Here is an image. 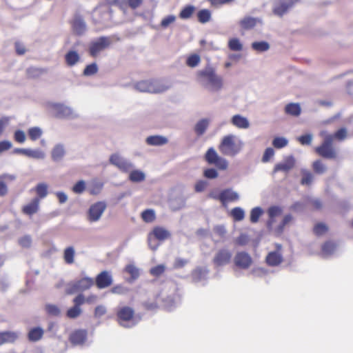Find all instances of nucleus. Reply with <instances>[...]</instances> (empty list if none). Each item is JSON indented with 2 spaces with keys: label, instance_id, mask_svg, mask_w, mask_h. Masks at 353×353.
<instances>
[{
  "label": "nucleus",
  "instance_id": "3",
  "mask_svg": "<svg viewBox=\"0 0 353 353\" xmlns=\"http://www.w3.org/2000/svg\"><path fill=\"white\" fill-rule=\"evenodd\" d=\"M244 145L243 142L234 134L224 136L218 148L225 156L234 157L238 154Z\"/></svg>",
  "mask_w": 353,
  "mask_h": 353
},
{
  "label": "nucleus",
  "instance_id": "58",
  "mask_svg": "<svg viewBox=\"0 0 353 353\" xmlns=\"http://www.w3.org/2000/svg\"><path fill=\"white\" fill-rule=\"evenodd\" d=\"M85 189V183L83 181H79L72 188V191L77 194H81Z\"/></svg>",
  "mask_w": 353,
  "mask_h": 353
},
{
  "label": "nucleus",
  "instance_id": "39",
  "mask_svg": "<svg viewBox=\"0 0 353 353\" xmlns=\"http://www.w3.org/2000/svg\"><path fill=\"white\" fill-rule=\"evenodd\" d=\"M252 48L256 52H262L268 50L270 45L267 41H256L252 43Z\"/></svg>",
  "mask_w": 353,
  "mask_h": 353
},
{
  "label": "nucleus",
  "instance_id": "24",
  "mask_svg": "<svg viewBox=\"0 0 353 353\" xmlns=\"http://www.w3.org/2000/svg\"><path fill=\"white\" fill-rule=\"evenodd\" d=\"M80 60V56L77 51L70 50L65 55V61L68 66H73Z\"/></svg>",
  "mask_w": 353,
  "mask_h": 353
},
{
  "label": "nucleus",
  "instance_id": "55",
  "mask_svg": "<svg viewBox=\"0 0 353 353\" xmlns=\"http://www.w3.org/2000/svg\"><path fill=\"white\" fill-rule=\"evenodd\" d=\"M46 312L53 316H57L60 314L59 308L55 305L48 304L46 306Z\"/></svg>",
  "mask_w": 353,
  "mask_h": 353
},
{
  "label": "nucleus",
  "instance_id": "9",
  "mask_svg": "<svg viewBox=\"0 0 353 353\" xmlns=\"http://www.w3.org/2000/svg\"><path fill=\"white\" fill-rule=\"evenodd\" d=\"M107 205L104 201H98L91 205L88 212V219L90 222L99 221L105 210Z\"/></svg>",
  "mask_w": 353,
  "mask_h": 353
},
{
  "label": "nucleus",
  "instance_id": "7",
  "mask_svg": "<svg viewBox=\"0 0 353 353\" xmlns=\"http://www.w3.org/2000/svg\"><path fill=\"white\" fill-rule=\"evenodd\" d=\"M204 158L208 164L214 165L219 170H225L228 167V161L220 157L213 148L207 150Z\"/></svg>",
  "mask_w": 353,
  "mask_h": 353
},
{
  "label": "nucleus",
  "instance_id": "59",
  "mask_svg": "<svg viewBox=\"0 0 353 353\" xmlns=\"http://www.w3.org/2000/svg\"><path fill=\"white\" fill-rule=\"evenodd\" d=\"M281 208L278 206H272L269 208L268 210V213L270 219H274V217L279 216L281 214Z\"/></svg>",
  "mask_w": 353,
  "mask_h": 353
},
{
  "label": "nucleus",
  "instance_id": "54",
  "mask_svg": "<svg viewBox=\"0 0 353 353\" xmlns=\"http://www.w3.org/2000/svg\"><path fill=\"white\" fill-rule=\"evenodd\" d=\"M125 271L128 274H129L131 276V277L134 279H137L139 275L138 269L134 265L132 264L126 265V267L125 268Z\"/></svg>",
  "mask_w": 353,
  "mask_h": 353
},
{
  "label": "nucleus",
  "instance_id": "43",
  "mask_svg": "<svg viewBox=\"0 0 353 353\" xmlns=\"http://www.w3.org/2000/svg\"><path fill=\"white\" fill-rule=\"evenodd\" d=\"M129 179L133 182H141L145 179V174L139 170H133L130 172Z\"/></svg>",
  "mask_w": 353,
  "mask_h": 353
},
{
  "label": "nucleus",
  "instance_id": "29",
  "mask_svg": "<svg viewBox=\"0 0 353 353\" xmlns=\"http://www.w3.org/2000/svg\"><path fill=\"white\" fill-rule=\"evenodd\" d=\"M285 112L287 114L298 117L300 115L301 110L299 103H290L285 105Z\"/></svg>",
  "mask_w": 353,
  "mask_h": 353
},
{
  "label": "nucleus",
  "instance_id": "61",
  "mask_svg": "<svg viewBox=\"0 0 353 353\" xmlns=\"http://www.w3.org/2000/svg\"><path fill=\"white\" fill-rule=\"evenodd\" d=\"M203 176L208 179H216L218 177L219 174L214 168H208L204 170Z\"/></svg>",
  "mask_w": 353,
  "mask_h": 353
},
{
  "label": "nucleus",
  "instance_id": "4",
  "mask_svg": "<svg viewBox=\"0 0 353 353\" xmlns=\"http://www.w3.org/2000/svg\"><path fill=\"white\" fill-rule=\"evenodd\" d=\"M330 137H325L322 143L314 148L315 152L321 157L326 159H336L338 157L336 150L332 145Z\"/></svg>",
  "mask_w": 353,
  "mask_h": 353
},
{
  "label": "nucleus",
  "instance_id": "37",
  "mask_svg": "<svg viewBox=\"0 0 353 353\" xmlns=\"http://www.w3.org/2000/svg\"><path fill=\"white\" fill-rule=\"evenodd\" d=\"M43 134L42 130L39 127H32L28 130V135L32 141L39 139Z\"/></svg>",
  "mask_w": 353,
  "mask_h": 353
},
{
  "label": "nucleus",
  "instance_id": "60",
  "mask_svg": "<svg viewBox=\"0 0 353 353\" xmlns=\"http://www.w3.org/2000/svg\"><path fill=\"white\" fill-rule=\"evenodd\" d=\"M14 139L17 143H23L26 141L25 132L21 130H16L14 134Z\"/></svg>",
  "mask_w": 353,
  "mask_h": 353
},
{
  "label": "nucleus",
  "instance_id": "31",
  "mask_svg": "<svg viewBox=\"0 0 353 353\" xmlns=\"http://www.w3.org/2000/svg\"><path fill=\"white\" fill-rule=\"evenodd\" d=\"M197 19L201 23H206L211 20L212 13L208 9H202L197 12Z\"/></svg>",
  "mask_w": 353,
  "mask_h": 353
},
{
  "label": "nucleus",
  "instance_id": "48",
  "mask_svg": "<svg viewBox=\"0 0 353 353\" xmlns=\"http://www.w3.org/2000/svg\"><path fill=\"white\" fill-rule=\"evenodd\" d=\"M336 248V244L332 241H327L322 245V252L325 254H332Z\"/></svg>",
  "mask_w": 353,
  "mask_h": 353
},
{
  "label": "nucleus",
  "instance_id": "50",
  "mask_svg": "<svg viewBox=\"0 0 353 353\" xmlns=\"http://www.w3.org/2000/svg\"><path fill=\"white\" fill-rule=\"evenodd\" d=\"M288 143V140L283 137H275L272 141L273 146L278 149L285 147Z\"/></svg>",
  "mask_w": 353,
  "mask_h": 353
},
{
  "label": "nucleus",
  "instance_id": "46",
  "mask_svg": "<svg viewBox=\"0 0 353 353\" xmlns=\"http://www.w3.org/2000/svg\"><path fill=\"white\" fill-rule=\"evenodd\" d=\"M263 214V210L259 207L254 208L250 212V221L252 223L258 222L260 216Z\"/></svg>",
  "mask_w": 353,
  "mask_h": 353
},
{
  "label": "nucleus",
  "instance_id": "25",
  "mask_svg": "<svg viewBox=\"0 0 353 353\" xmlns=\"http://www.w3.org/2000/svg\"><path fill=\"white\" fill-rule=\"evenodd\" d=\"M146 143L150 145H163L168 143V139L160 135L150 136L146 139Z\"/></svg>",
  "mask_w": 353,
  "mask_h": 353
},
{
  "label": "nucleus",
  "instance_id": "41",
  "mask_svg": "<svg viewBox=\"0 0 353 353\" xmlns=\"http://www.w3.org/2000/svg\"><path fill=\"white\" fill-rule=\"evenodd\" d=\"M301 174L302 178L301 180V184L305 185H311L314 178L312 174L306 170H302Z\"/></svg>",
  "mask_w": 353,
  "mask_h": 353
},
{
  "label": "nucleus",
  "instance_id": "57",
  "mask_svg": "<svg viewBox=\"0 0 353 353\" xmlns=\"http://www.w3.org/2000/svg\"><path fill=\"white\" fill-rule=\"evenodd\" d=\"M176 20V17L174 15H168L163 18L161 21V26L163 28H168L171 23H174Z\"/></svg>",
  "mask_w": 353,
  "mask_h": 353
},
{
  "label": "nucleus",
  "instance_id": "51",
  "mask_svg": "<svg viewBox=\"0 0 353 353\" xmlns=\"http://www.w3.org/2000/svg\"><path fill=\"white\" fill-rule=\"evenodd\" d=\"M81 314V307H78L77 306H73L69 308L66 312V315L70 319H75L78 317Z\"/></svg>",
  "mask_w": 353,
  "mask_h": 353
},
{
  "label": "nucleus",
  "instance_id": "5",
  "mask_svg": "<svg viewBox=\"0 0 353 353\" xmlns=\"http://www.w3.org/2000/svg\"><path fill=\"white\" fill-rule=\"evenodd\" d=\"M111 44L112 39L110 37H100L90 43L89 54L92 57H97L100 52L109 48Z\"/></svg>",
  "mask_w": 353,
  "mask_h": 353
},
{
  "label": "nucleus",
  "instance_id": "20",
  "mask_svg": "<svg viewBox=\"0 0 353 353\" xmlns=\"http://www.w3.org/2000/svg\"><path fill=\"white\" fill-rule=\"evenodd\" d=\"M295 165V160L292 157H287L283 162L277 163L274 168V172H276L282 171L285 172H289Z\"/></svg>",
  "mask_w": 353,
  "mask_h": 353
},
{
  "label": "nucleus",
  "instance_id": "19",
  "mask_svg": "<svg viewBox=\"0 0 353 353\" xmlns=\"http://www.w3.org/2000/svg\"><path fill=\"white\" fill-rule=\"evenodd\" d=\"M87 339V332L85 330H74L70 335V341L74 345H82Z\"/></svg>",
  "mask_w": 353,
  "mask_h": 353
},
{
  "label": "nucleus",
  "instance_id": "27",
  "mask_svg": "<svg viewBox=\"0 0 353 353\" xmlns=\"http://www.w3.org/2000/svg\"><path fill=\"white\" fill-rule=\"evenodd\" d=\"M65 153V151L63 145L61 144H57L53 148L51 152V157L53 161H57L64 157Z\"/></svg>",
  "mask_w": 353,
  "mask_h": 353
},
{
  "label": "nucleus",
  "instance_id": "22",
  "mask_svg": "<svg viewBox=\"0 0 353 353\" xmlns=\"http://www.w3.org/2000/svg\"><path fill=\"white\" fill-rule=\"evenodd\" d=\"M231 123L240 129H247L250 127V123L247 118L240 114L234 115L231 119Z\"/></svg>",
  "mask_w": 353,
  "mask_h": 353
},
{
  "label": "nucleus",
  "instance_id": "13",
  "mask_svg": "<svg viewBox=\"0 0 353 353\" xmlns=\"http://www.w3.org/2000/svg\"><path fill=\"white\" fill-rule=\"evenodd\" d=\"M170 232L165 228L161 226H156L148 234L149 243L151 244L152 239H157L159 241H163L166 239H170Z\"/></svg>",
  "mask_w": 353,
  "mask_h": 353
},
{
  "label": "nucleus",
  "instance_id": "49",
  "mask_svg": "<svg viewBox=\"0 0 353 353\" xmlns=\"http://www.w3.org/2000/svg\"><path fill=\"white\" fill-rule=\"evenodd\" d=\"M328 228L327 225L322 223H316L314 228L313 232L317 236H321L325 234L327 231Z\"/></svg>",
  "mask_w": 353,
  "mask_h": 353
},
{
  "label": "nucleus",
  "instance_id": "36",
  "mask_svg": "<svg viewBox=\"0 0 353 353\" xmlns=\"http://www.w3.org/2000/svg\"><path fill=\"white\" fill-rule=\"evenodd\" d=\"M142 220L145 223H152L156 219L154 210L152 209H147L141 212Z\"/></svg>",
  "mask_w": 353,
  "mask_h": 353
},
{
  "label": "nucleus",
  "instance_id": "8",
  "mask_svg": "<svg viewBox=\"0 0 353 353\" xmlns=\"http://www.w3.org/2000/svg\"><path fill=\"white\" fill-rule=\"evenodd\" d=\"M300 0H276L272 12L275 15L283 17Z\"/></svg>",
  "mask_w": 353,
  "mask_h": 353
},
{
  "label": "nucleus",
  "instance_id": "15",
  "mask_svg": "<svg viewBox=\"0 0 353 353\" xmlns=\"http://www.w3.org/2000/svg\"><path fill=\"white\" fill-rule=\"evenodd\" d=\"M112 283V277L108 271H102L95 278V284L99 289H103L110 286Z\"/></svg>",
  "mask_w": 353,
  "mask_h": 353
},
{
  "label": "nucleus",
  "instance_id": "26",
  "mask_svg": "<svg viewBox=\"0 0 353 353\" xmlns=\"http://www.w3.org/2000/svg\"><path fill=\"white\" fill-rule=\"evenodd\" d=\"M209 125V120L208 119H202L199 120L194 126V132L197 136L203 135Z\"/></svg>",
  "mask_w": 353,
  "mask_h": 353
},
{
  "label": "nucleus",
  "instance_id": "6",
  "mask_svg": "<svg viewBox=\"0 0 353 353\" xmlns=\"http://www.w3.org/2000/svg\"><path fill=\"white\" fill-rule=\"evenodd\" d=\"M134 88L142 92L160 93L165 91L167 88L160 85L157 81L143 80L134 85Z\"/></svg>",
  "mask_w": 353,
  "mask_h": 353
},
{
  "label": "nucleus",
  "instance_id": "12",
  "mask_svg": "<svg viewBox=\"0 0 353 353\" xmlns=\"http://www.w3.org/2000/svg\"><path fill=\"white\" fill-rule=\"evenodd\" d=\"M234 263L237 268L246 270L251 266L252 259L251 256L245 252H238L234 256Z\"/></svg>",
  "mask_w": 353,
  "mask_h": 353
},
{
  "label": "nucleus",
  "instance_id": "21",
  "mask_svg": "<svg viewBox=\"0 0 353 353\" xmlns=\"http://www.w3.org/2000/svg\"><path fill=\"white\" fill-rule=\"evenodd\" d=\"M72 31L77 35L83 34L86 30V25L80 16H75L70 22Z\"/></svg>",
  "mask_w": 353,
  "mask_h": 353
},
{
  "label": "nucleus",
  "instance_id": "18",
  "mask_svg": "<svg viewBox=\"0 0 353 353\" xmlns=\"http://www.w3.org/2000/svg\"><path fill=\"white\" fill-rule=\"evenodd\" d=\"M239 194L230 188L225 189L219 194V201L223 204L227 202L236 201L239 200Z\"/></svg>",
  "mask_w": 353,
  "mask_h": 353
},
{
  "label": "nucleus",
  "instance_id": "35",
  "mask_svg": "<svg viewBox=\"0 0 353 353\" xmlns=\"http://www.w3.org/2000/svg\"><path fill=\"white\" fill-rule=\"evenodd\" d=\"M312 168L314 172L316 174H322L325 173L327 170L325 165L320 159L314 161L312 163Z\"/></svg>",
  "mask_w": 353,
  "mask_h": 353
},
{
  "label": "nucleus",
  "instance_id": "45",
  "mask_svg": "<svg viewBox=\"0 0 353 353\" xmlns=\"http://www.w3.org/2000/svg\"><path fill=\"white\" fill-rule=\"evenodd\" d=\"M228 48L232 51H241L243 49V46L239 39L232 38L228 41Z\"/></svg>",
  "mask_w": 353,
  "mask_h": 353
},
{
  "label": "nucleus",
  "instance_id": "40",
  "mask_svg": "<svg viewBox=\"0 0 353 353\" xmlns=\"http://www.w3.org/2000/svg\"><path fill=\"white\" fill-rule=\"evenodd\" d=\"M256 24V19L250 17H245L240 21L241 26L245 30L254 28Z\"/></svg>",
  "mask_w": 353,
  "mask_h": 353
},
{
  "label": "nucleus",
  "instance_id": "42",
  "mask_svg": "<svg viewBox=\"0 0 353 353\" xmlns=\"http://www.w3.org/2000/svg\"><path fill=\"white\" fill-rule=\"evenodd\" d=\"M293 221V216L291 214H286L283 219L282 220L281 223L279 224V225L276 229V231L278 234H281L284 230V228L288 225L289 223H292Z\"/></svg>",
  "mask_w": 353,
  "mask_h": 353
},
{
  "label": "nucleus",
  "instance_id": "11",
  "mask_svg": "<svg viewBox=\"0 0 353 353\" xmlns=\"http://www.w3.org/2000/svg\"><path fill=\"white\" fill-rule=\"evenodd\" d=\"M231 259V252L226 248H221L215 253L212 262L216 266L221 267L230 263Z\"/></svg>",
  "mask_w": 353,
  "mask_h": 353
},
{
  "label": "nucleus",
  "instance_id": "32",
  "mask_svg": "<svg viewBox=\"0 0 353 353\" xmlns=\"http://www.w3.org/2000/svg\"><path fill=\"white\" fill-rule=\"evenodd\" d=\"M327 137H330L331 141L334 139L338 141H343L347 137V132L345 128H341L336 131L333 134L327 135Z\"/></svg>",
  "mask_w": 353,
  "mask_h": 353
},
{
  "label": "nucleus",
  "instance_id": "62",
  "mask_svg": "<svg viewBox=\"0 0 353 353\" xmlns=\"http://www.w3.org/2000/svg\"><path fill=\"white\" fill-rule=\"evenodd\" d=\"M301 145H310L312 140V136L310 134L301 135L297 138Z\"/></svg>",
  "mask_w": 353,
  "mask_h": 353
},
{
  "label": "nucleus",
  "instance_id": "44",
  "mask_svg": "<svg viewBox=\"0 0 353 353\" xmlns=\"http://www.w3.org/2000/svg\"><path fill=\"white\" fill-rule=\"evenodd\" d=\"M231 216L236 221H240L244 219V211L239 207L233 208L231 211Z\"/></svg>",
  "mask_w": 353,
  "mask_h": 353
},
{
  "label": "nucleus",
  "instance_id": "56",
  "mask_svg": "<svg viewBox=\"0 0 353 353\" xmlns=\"http://www.w3.org/2000/svg\"><path fill=\"white\" fill-rule=\"evenodd\" d=\"M19 244L24 248H28L31 246L32 239L28 235L22 236L19 239Z\"/></svg>",
  "mask_w": 353,
  "mask_h": 353
},
{
  "label": "nucleus",
  "instance_id": "33",
  "mask_svg": "<svg viewBox=\"0 0 353 353\" xmlns=\"http://www.w3.org/2000/svg\"><path fill=\"white\" fill-rule=\"evenodd\" d=\"M196 8L194 6H185L179 12V17L182 19H188L192 16Z\"/></svg>",
  "mask_w": 353,
  "mask_h": 353
},
{
  "label": "nucleus",
  "instance_id": "63",
  "mask_svg": "<svg viewBox=\"0 0 353 353\" xmlns=\"http://www.w3.org/2000/svg\"><path fill=\"white\" fill-rule=\"evenodd\" d=\"M128 291H129V289H128L127 288H125L121 285H115L111 289V292L112 293L117 294H125Z\"/></svg>",
  "mask_w": 353,
  "mask_h": 353
},
{
  "label": "nucleus",
  "instance_id": "17",
  "mask_svg": "<svg viewBox=\"0 0 353 353\" xmlns=\"http://www.w3.org/2000/svg\"><path fill=\"white\" fill-rule=\"evenodd\" d=\"M94 283V280L90 277H83L75 281L72 284L74 291H85L89 290Z\"/></svg>",
  "mask_w": 353,
  "mask_h": 353
},
{
  "label": "nucleus",
  "instance_id": "34",
  "mask_svg": "<svg viewBox=\"0 0 353 353\" xmlns=\"http://www.w3.org/2000/svg\"><path fill=\"white\" fill-rule=\"evenodd\" d=\"M74 249L73 247L70 246L66 248L63 252V259L67 264H72L74 261Z\"/></svg>",
  "mask_w": 353,
  "mask_h": 353
},
{
  "label": "nucleus",
  "instance_id": "52",
  "mask_svg": "<svg viewBox=\"0 0 353 353\" xmlns=\"http://www.w3.org/2000/svg\"><path fill=\"white\" fill-rule=\"evenodd\" d=\"M201 59L198 54L190 55L186 61V64L191 68L196 67L200 63Z\"/></svg>",
  "mask_w": 353,
  "mask_h": 353
},
{
  "label": "nucleus",
  "instance_id": "53",
  "mask_svg": "<svg viewBox=\"0 0 353 353\" xmlns=\"http://www.w3.org/2000/svg\"><path fill=\"white\" fill-rule=\"evenodd\" d=\"M98 71V68L96 63H93L86 65L83 70L85 76H91L95 74Z\"/></svg>",
  "mask_w": 353,
  "mask_h": 353
},
{
  "label": "nucleus",
  "instance_id": "1",
  "mask_svg": "<svg viewBox=\"0 0 353 353\" xmlns=\"http://www.w3.org/2000/svg\"><path fill=\"white\" fill-rule=\"evenodd\" d=\"M196 79L204 87H210L212 90L218 91L223 87V79L216 74L212 67H206L196 72Z\"/></svg>",
  "mask_w": 353,
  "mask_h": 353
},
{
  "label": "nucleus",
  "instance_id": "14",
  "mask_svg": "<svg viewBox=\"0 0 353 353\" xmlns=\"http://www.w3.org/2000/svg\"><path fill=\"white\" fill-rule=\"evenodd\" d=\"M277 250L270 252L266 256L265 262L269 266L275 267L279 265L283 261V256L280 252L281 249V245H276Z\"/></svg>",
  "mask_w": 353,
  "mask_h": 353
},
{
  "label": "nucleus",
  "instance_id": "47",
  "mask_svg": "<svg viewBox=\"0 0 353 353\" xmlns=\"http://www.w3.org/2000/svg\"><path fill=\"white\" fill-rule=\"evenodd\" d=\"M165 270V266L163 264L157 265L150 270L151 275L155 277H159L164 273Z\"/></svg>",
  "mask_w": 353,
  "mask_h": 353
},
{
  "label": "nucleus",
  "instance_id": "30",
  "mask_svg": "<svg viewBox=\"0 0 353 353\" xmlns=\"http://www.w3.org/2000/svg\"><path fill=\"white\" fill-rule=\"evenodd\" d=\"M14 176L10 174H3L0 176V196H3L8 193V187L3 180L12 181Z\"/></svg>",
  "mask_w": 353,
  "mask_h": 353
},
{
  "label": "nucleus",
  "instance_id": "64",
  "mask_svg": "<svg viewBox=\"0 0 353 353\" xmlns=\"http://www.w3.org/2000/svg\"><path fill=\"white\" fill-rule=\"evenodd\" d=\"M274 151L272 148H268L263 154L262 157L263 162H268L274 156Z\"/></svg>",
  "mask_w": 353,
  "mask_h": 353
},
{
  "label": "nucleus",
  "instance_id": "16",
  "mask_svg": "<svg viewBox=\"0 0 353 353\" xmlns=\"http://www.w3.org/2000/svg\"><path fill=\"white\" fill-rule=\"evenodd\" d=\"M111 164L117 166L120 170L127 172L132 168V165L122 159L119 154H113L110 157Z\"/></svg>",
  "mask_w": 353,
  "mask_h": 353
},
{
  "label": "nucleus",
  "instance_id": "10",
  "mask_svg": "<svg viewBox=\"0 0 353 353\" xmlns=\"http://www.w3.org/2000/svg\"><path fill=\"white\" fill-rule=\"evenodd\" d=\"M134 310L128 306L120 307L117 312V317L119 323L124 327L128 326V323L134 319Z\"/></svg>",
  "mask_w": 353,
  "mask_h": 353
},
{
  "label": "nucleus",
  "instance_id": "23",
  "mask_svg": "<svg viewBox=\"0 0 353 353\" xmlns=\"http://www.w3.org/2000/svg\"><path fill=\"white\" fill-rule=\"evenodd\" d=\"M18 338L15 332L6 331L0 332V345L7 343H14Z\"/></svg>",
  "mask_w": 353,
  "mask_h": 353
},
{
  "label": "nucleus",
  "instance_id": "28",
  "mask_svg": "<svg viewBox=\"0 0 353 353\" xmlns=\"http://www.w3.org/2000/svg\"><path fill=\"white\" fill-rule=\"evenodd\" d=\"M43 330L39 327L32 328L28 334V338L30 341H37L40 340L43 335Z\"/></svg>",
  "mask_w": 353,
  "mask_h": 353
},
{
  "label": "nucleus",
  "instance_id": "2",
  "mask_svg": "<svg viewBox=\"0 0 353 353\" xmlns=\"http://www.w3.org/2000/svg\"><path fill=\"white\" fill-rule=\"evenodd\" d=\"M31 192H35L37 196L32 201L22 207V212L28 216H32L39 210V204L41 199L47 196L48 194V185L45 183H38Z\"/></svg>",
  "mask_w": 353,
  "mask_h": 353
},
{
  "label": "nucleus",
  "instance_id": "38",
  "mask_svg": "<svg viewBox=\"0 0 353 353\" xmlns=\"http://www.w3.org/2000/svg\"><path fill=\"white\" fill-rule=\"evenodd\" d=\"M23 152L25 156L32 159H41L45 157L44 153L40 150L27 149Z\"/></svg>",
  "mask_w": 353,
  "mask_h": 353
}]
</instances>
